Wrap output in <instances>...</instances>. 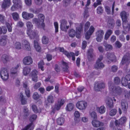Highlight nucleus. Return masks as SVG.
Segmentation results:
<instances>
[{
	"instance_id": "nucleus-1",
	"label": "nucleus",
	"mask_w": 130,
	"mask_h": 130,
	"mask_svg": "<svg viewBox=\"0 0 130 130\" xmlns=\"http://www.w3.org/2000/svg\"><path fill=\"white\" fill-rule=\"evenodd\" d=\"M76 27V31L73 29H70L69 32V36L71 37H74L75 34H76V37L78 38L80 37V34L83 29V27L81 24L77 23L75 24Z\"/></svg>"
},
{
	"instance_id": "nucleus-2",
	"label": "nucleus",
	"mask_w": 130,
	"mask_h": 130,
	"mask_svg": "<svg viewBox=\"0 0 130 130\" xmlns=\"http://www.w3.org/2000/svg\"><path fill=\"white\" fill-rule=\"evenodd\" d=\"M26 25L27 28V34L30 38L32 39L37 37L38 33L37 32L33 31L32 30L33 28V26L31 23L28 21L27 22Z\"/></svg>"
},
{
	"instance_id": "nucleus-3",
	"label": "nucleus",
	"mask_w": 130,
	"mask_h": 130,
	"mask_svg": "<svg viewBox=\"0 0 130 130\" xmlns=\"http://www.w3.org/2000/svg\"><path fill=\"white\" fill-rule=\"evenodd\" d=\"M38 17V20L36 18H34L33 19V22L38 28H43L45 26L44 23H43L44 19V15L42 14H40Z\"/></svg>"
},
{
	"instance_id": "nucleus-4",
	"label": "nucleus",
	"mask_w": 130,
	"mask_h": 130,
	"mask_svg": "<svg viewBox=\"0 0 130 130\" xmlns=\"http://www.w3.org/2000/svg\"><path fill=\"white\" fill-rule=\"evenodd\" d=\"M109 90L113 92V94L114 96H117L121 95L122 90L120 87H118L115 88L111 82L109 83Z\"/></svg>"
},
{
	"instance_id": "nucleus-5",
	"label": "nucleus",
	"mask_w": 130,
	"mask_h": 130,
	"mask_svg": "<svg viewBox=\"0 0 130 130\" xmlns=\"http://www.w3.org/2000/svg\"><path fill=\"white\" fill-rule=\"evenodd\" d=\"M12 2L13 5L11 8L12 11H13L22 8V2L21 0H13Z\"/></svg>"
},
{
	"instance_id": "nucleus-6",
	"label": "nucleus",
	"mask_w": 130,
	"mask_h": 130,
	"mask_svg": "<svg viewBox=\"0 0 130 130\" xmlns=\"http://www.w3.org/2000/svg\"><path fill=\"white\" fill-rule=\"evenodd\" d=\"M87 106V102L83 101L78 102L76 104V107L80 110H83L85 109Z\"/></svg>"
},
{
	"instance_id": "nucleus-7",
	"label": "nucleus",
	"mask_w": 130,
	"mask_h": 130,
	"mask_svg": "<svg viewBox=\"0 0 130 130\" xmlns=\"http://www.w3.org/2000/svg\"><path fill=\"white\" fill-rule=\"evenodd\" d=\"M1 77L4 80L6 81L8 78L9 74L7 70L5 68H2L0 71Z\"/></svg>"
},
{
	"instance_id": "nucleus-8",
	"label": "nucleus",
	"mask_w": 130,
	"mask_h": 130,
	"mask_svg": "<svg viewBox=\"0 0 130 130\" xmlns=\"http://www.w3.org/2000/svg\"><path fill=\"white\" fill-rule=\"evenodd\" d=\"M105 87V84L103 82H99L95 84L94 89L95 91H99L104 88Z\"/></svg>"
},
{
	"instance_id": "nucleus-9",
	"label": "nucleus",
	"mask_w": 130,
	"mask_h": 130,
	"mask_svg": "<svg viewBox=\"0 0 130 130\" xmlns=\"http://www.w3.org/2000/svg\"><path fill=\"white\" fill-rule=\"evenodd\" d=\"M60 52L63 53L66 55L68 58H70L71 57H72V60L74 61L75 59V54L74 53L71 52L69 53L68 52L66 51H64L63 48H60Z\"/></svg>"
},
{
	"instance_id": "nucleus-10",
	"label": "nucleus",
	"mask_w": 130,
	"mask_h": 130,
	"mask_svg": "<svg viewBox=\"0 0 130 130\" xmlns=\"http://www.w3.org/2000/svg\"><path fill=\"white\" fill-rule=\"evenodd\" d=\"M103 58V57L102 55H101L98 58L95 65V67L96 68L101 69L104 67V64L100 62Z\"/></svg>"
},
{
	"instance_id": "nucleus-11",
	"label": "nucleus",
	"mask_w": 130,
	"mask_h": 130,
	"mask_svg": "<svg viewBox=\"0 0 130 130\" xmlns=\"http://www.w3.org/2000/svg\"><path fill=\"white\" fill-rule=\"evenodd\" d=\"M104 34L103 31L102 30H99L97 31L96 35V40L98 42H101L103 38V36Z\"/></svg>"
},
{
	"instance_id": "nucleus-12",
	"label": "nucleus",
	"mask_w": 130,
	"mask_h": 130,
	"mask_svg": "<svg viewBox=\"0 0 130 130\" xmlns=\"http://www.w3.org/2000/svg\"><path fill=\"white\" fill-rule=\"evenodd\" d=\"M22 47L23 48L26 50L30 51L31 48L29 42L26 40H24L22 42Z\"/></svg>"
},
{
	"instance_id": "nucleus-13",
	"label": "nucleus",
	"mask_w": 130,
	"mask_h": 130,
	"mask_svg": "<svg viewBox=\"0 0 130 130\" xmlns=\"http://www.w3.org/2000/svg\"><path fill=\"white\" fill-rule=\"evenodd\" d=\"M67 22L63 20L61 22L60 28L63 31H66L69 28L68 25H67Z\"/></svg>"
},
{
	"instance_id": "nucleus-14",
	"label": "nucleus",
	"mask_w": 130,
	"mask_h": 130,
	"mask_svg": "<svg viewBox=\"0 0 130 130\" xmlns=\"http://www.w3.org/2000/svg\"><path fill=\"white\" fill-rule=\"evenodd\" d=\"M23 62L25 65H29L32 63V60L30 57L26 56L23 59Z\"/></svg>"
},
{
	"instance_id": "nucleus-15",
	"label": "nucleus",
	"mask_w": 130,
	"mask_h": 130,
	"mask_svg": "<svg viewBox=\"0 0 130 130\" xmlns=\"http://www.w3.org/2000/svg\"><path fill=\"white\" fill-rule=\"evenodd\" d=\"M22 15L23 18L26 20H29L34 17V15L32 14L25 11L22 12Z\"/></svg>"
},
{
	"instance_id": "nucleus-16",
	"label": "nucleus",
	"mask_w": 130,
	"mask_h": 130,
	"mask_svg": "<svg viewBox=\"0 0 130 130\" xmlns=\"http://www.w3.org/2000/svg\"><path fill=\"white\" fill-rule=\"evenodd\" d=\"M38 72L36 70H33L31 73V76L33 81L36 82L38 80Z\"/></svg>"
},
{
	"instance_id": "nucleus-17",
	"label": "nucleus",
	"mask_w": 130,
	"mask_h": 130,
	"mask_svg": "<svg viewBox=\"0 0 130 130\" xmlns=\"http://www.w3.org/2000/svg\"><path fill=\"white\" fill-rule=\"evenodd\" d=\"M95 28L92 26H91L89 30L86 34L85 38L86 39H89L90 36L92 34Z\"/></svg>"
},
{
	"instance_id": "nucleus-18",
	"label": "nucleus",
	"mask_w": 130,
	"mask_h": 130,
	"mask_svg": "<svg viewBox=\"0 0 130 130\" xmlns=\"http://www.w3.org/2000/svg\"><path fill=\"white\" fill-rule=\"evenodd\" d=\"M92 125L94 127H98L100 126H103L104 125V123L99 121L93 120L92 121Z\"/></svg>"
},
{
	"instance_id": "nucleus-19",
	"label": "nucleus",
	"mask_w": 130,
	"mask_h": 130,
	"mask_svg": "<svg viewBox=\"0 0 130 130\" xmlns=\"http://www.w3.org/2000/svg\"><path fill=\"white\" fill-rule=\"evenodd\" d=\"M37 38V40L34 41V47L37 51L40 52L41 51V49L39 42V40L37 38V36L34 38Z\"/></svg>"
},
{
	"instance_id": "nucleus-20",
	"label": "nucleus",
	"mask_w": 130,
	"mask_h": 130,
	"mask_svg": "<svg viewBox=\"0 0 130 130\" xmlns=\"http://www.w3.org/2000/svg\"><path fill=\"white\" fill-rule=\"evenodd\" d=\"M130 62V58L129 55H128V56H124L122 60L121 63L122 64H125L127 65Z\"/></svg>"
},
{
	"instance_id": "nucleus-21",
	"label": "nucleus",
	"mask_w": 130,
	"mask_h": 130,
	"mask_svg": "<svg viewBox=\"0 0 130 130\" xmlns=\"http://www.w3.org/2000/svg\"><path fill=\"white\" fill-rule=\"evenodd\" d=\"M10 0H4L3 2L1 5L2 8L5 9L9 7L11 5Z\"/></svg>"
},
{
	"instance_id": "nucleus-22",
	"label": "nucleus",
	"mask_w": 130,
	"mask_h": 130,
	"mask_svg": "<svg viewBox=\"0 0 130 130\" xmlns=\"http://www.w3.org/2000/svg\"><path fill=\"white\" fill-rule=\"evenodd\" d=\"M127 120V118L125 117H121L119 120H116L115 123L116 125H118L119 124H122L126 122Z\"/></svg>"
},
{
	"instance_id": "nucleus-23",
	"label": "nucleus",
	"mask_w": 130,
	"mask_h": 130,
	"mask_svg": "<svg viewBox=\"0 0 130 130\" xmlns=\"http://www.w3.org/2000/svg\"><path fill=\"white\" fill-rule=\"evenodd\" d=\"M105 102L107 105L109 107H111L113 106V102L112 99L110 97H108L106 98Z\"/></svg>"
},
{
	"instance_id": "nucleus-24",
	"label": "nucleus",
	"mask_w": 130,
	"mask_h": 130,
	"mask_svg": "<svg viewBox=\"0 0 130 130\" xmlns=\"http://www.w3.org/2000/svg\"><path fill=\"white\" fill-rule=\"evenodd\" d=\"M64 102L65 101L63 99L59 100L55 106V109L57 110H59L60 109L61 106L64 104Z\"/></svg>"
},
{
	"instance_id": "nucleus-25",
	"label": "nucleus",
	"mask_w": 130,
	"mask_h": 130,
	"mask_svg": "<svg viewBox=\"0 0 130 130\" xmlns=\"http://www.w3.org/2000/svg\"><path fill=\"white\" fill-rule=\"evenodd\" d=\"M96 110L98 112L101 114H102L105 112L106 109L104 106H102L100 107H97Z\"/></svg>"
},
{
	"instance_id": "nucleus-26",
	"label": "nucleus",
	"mask_w": 130,
	"mask_h": 130,
	"mask_svg": "<svg viewBox=\"0 0 130 130\" xmlns=\"http://www.w3.org/2000/svg\"><path fill=\"white\" fill-rule=\"evenodd\" d=\"M120 15L122 21L124 22V24L125 23V22L126 20H127L128 15L126 14L125 11H123L121 12Z\"/></svg>"
},
{
	"instance_id": "nucleus-27",
	"label": "nucleus",
	"mask_w": 130,
	"mask_h": 130,
	"mask_svg": "<svg viewBox=\"0 0 130 130\" xmlns=\"http://www.w3.org/2000/svg\"><path fill=\"white\" fill-rule=\"evenodd\" d=\"M108 59L111 61L115 60L116 59V56L113 53H108L107 55Z\"/></svg>"
},
{
	"instance_id": "nucleus-28",
	"label": "nucleus",
	"mask_w": 130,
	"mask_h": 130,
	"mask_svg": "<svg viewBox=\"0 0 130 130\" xmlns=\"http://www.w3.org/2000/svg\"><path fill=\"white\" fill-rule=\"evenodd\" d=\"M20 66V64H18L17 65L16 67L15 68H13L11 69V75L12 76L13 75L16 74L17 69Z\"/></svg>"
},
{
	"instance_id": "nucleus-29",
	"label": "nucleus",
	"mask_w": 130,
	"mask_h": 130,
	"mask_svg": "<svg viewBox=\"0 0 130 130\" xmlns=\"http://www.w3.org/2000/svg\"><path fill=\"white\" fill-rule=\"evenodd\" d=\"M128 106L127 103L126 102H122L121 103V108L123 111H126L127 109Z\"/></svg>"
},
{
	"instance_id": "nucleus-30",
	"label": "nucleus",
	"mask_w": 130,
	"mask_h": 130,
	"mask_svg": "<svg viewBox=\"0 0 130 130\" xmlns=\"http://www.w3.org/2000/svg\"><path fill=\"white\" fill-rule=\"evenodd\" d=\"M8 39L6 37H3L0 40V44L2 46L6 45L7 43Z\"/></svg>"
},
{
	"instance_id": "nucleus-31",
	"label": "nucleus",
	"mask_w": 130,
	"mask_h": 130,
	"mask_svg": "<svg viewBox=\"0 0 130 130\" xmlns=\"http://www.w3.org/2000/svg\"><path fill=\"white\" fill-rule=\"evenodd\" d=\"M31 71V69L28 67H25L24 68L23 73L24 75H26L29 73Z\"/></svg>"
},
{
	"instance_id": "nucleus-32",
	"label": "nucleus",
	"mask_w": 130,
	"mask_h": 130,
	"mask_svg": "<svg viewBox=\"0 0 130 130\" xmlns=\"http://www.w3.org/2000/svg\"><path fill=\"white\" fill-rule=\"evenodd\" d=\"M74 106V105L72 103H69L67 105L66 107V109L68 111H71L73 109Z\"/></svg>"
},
{
	"instance_id": "nucleus-33",
	"label": "nucleus",
	"mask_w": 130,
	"mask_h": 130,
	"mask_svg": "<svg viewBox=\"0 0 130 130\" xmlns=\"http://www.w3.org/2000/svg\"><path fill=\"white\" fill-rule=\"evenodd\" d=\"M64 119L63 118H58L57 120V124L59 125H62L64 122Z\"/></svg>"
},
{
	"instance_id": "nucleus-34",
	"label": "nucleus",
	"mask_w": 130,
	"mask_h": 130,
	"mask_svg": "<svg viewBox=\"0 0 130 130\" xmlns=\"http://www.w3.org/2000/svg\"><path fill=\"white\" fill-rule=\"evenodd\" d=\"M34 125L33 123L32 122L27 125L25 128L24 129L22 130H27V129L32 130L34 129Z\"/></svg>"
},
{
	"instance_id": "nucleus-35",
	"label": "nucleus",
	"mask_w": 130,
	"mask_h": 130,
	"mask_svg": "<svg viewBox=\"0 0 130 130\" xmlns=\"http://www.w3.org/2000/svg\"><path fill=\"white\" fill-rule=\"evenodd\" d=\"M20 97L21 104L23 105L26 104L27 102V101L25 98H24V96L22 93L20 94Z\"/></svg>"
},
{
	"instance_id": "nucleus-36",
	"label": "nucleus",
	"mask_w": 130,
	"mask_h": 130,
	"mask_svg": "<svg viewBox=\"0 0 130 130\" xmlns=\"http://www.w3.org/2000/svg\"><path fill=\"white\" fill-rule=\"evenodd\" d=\"M12 18L15 21L18 20L19 18V16L18 13L17 12H14L12 14Z\"/></svg>"
},
{
	"instance_id": "nucleus-37",
	"label": "nucleus",
	"mask_w": 130,
	"mask_h": 130,
	"mask_svg": "<svg viewBox=\"0 0 130 130\" xmlns=\"http://www.w3.org/2000/svg\"><path fill=\"white\" fill-rule=\"evenodd\" d=\"M112 33V31L110 29L108 30L106 32L105 35L104 39L107 40Z\"/></svg>"
},
{
	"instance_id": "nucleus-38",
	"label": "nucleus",
	"mask_w": 130,
	"mask_h": 130,
	"mask_svg": "<svg viewBox=\"0 0 130 130\" xmlns=\"http://www.w3.org/2000/svg\"><path fill=\"white\" fill-rule=\"evenodd\" d=\"M117 112V110L115 109H111L109 111V114L111 116H113L116 115Z\"/></svg>"
},
{
	"instance_id": "nucleus-39",
	"label": "nucleus",
	"mask_w": 130,
	"mask_h": 130,
	"mask_svg": "<svg viewBox=\"0 0 130 130\" xmlns=\"http://www.w3.org/2000/svg\"><path fill=\"white\" fill-rule=\"evenodd\" d=\"M93 50L92 49H90L88 51L87 55H88V58L89 59H90V58L93 57Z\"/></svg>"
},
{
	"instance_id": "nucleus-40",
	"label": "nucleus",
	"mask_w": 130,
	"mask_h": 130,
	"mask_svg": "<svg viewBox=\"0 0 130 130\" xmlns=\"http://www.w3.org/2000/svg\"><path fill=\"white\" fill-rule=\"evenodd\" d=\"M128 81L124 77L122 78L121 82L122 85L124 86H126L128 85L127 81Z\"/></svg>"
},
{
	"instance_id": "nucleus-41",
	"label": "nucleus",
	"mask_w": 130,
	"mask_h": 130,
	"mask_svg": "<svg viewBox=\"0 0 130 130\" xmlns=\"http://www.w3.org/2000/svg\"><path fill=\"white\" fill-rule=\"evenodd\" d=\"M62 67L64 70V71H66L69 68L68 64L67 63L63 61H62Z\"/></svg>"
},
{
	"instance_id": "nucleus-42",
	"label": "nucleus",
	"mask_w": 130,
	"mask_h": 130,
	"mask_svg": "<svg viewBox=\"0 0 130 130\" xmlns=\"http://www.w3.org/2000/svg\"><path fill=\"white\" fill-rule=\"evenodd\" d=\"M103 45L105 46L106 50L108 51L111 50L112 48V46L111 45L107 44L105 43H104Z\"/></svg>"
},
{
	"instance_id": "nucleus-43",
	"label": "nucleus",
	"mask_w": 130,
	"mask_h": 130,
	"mask_svg": "<svg viewBox=\"0 0 130 130\" xmlns=\"http://www.w3.org/2000/svg\"><path fill=\"white\" fill-rule=\"evenodd\" d=\"M96 10L97 13L98 14H101L103 12V9L102 7L100 6L97 8Z\"/></svg>"
},
{
	"instance_id": "nucleus-44",
	"label": "nucleus",
	"mask_w": 130,
	"mask_h": 130,
	"mask_svg": "<svg viewBox=\"0 0 130 130\" xmlns=\"http://www.w3.org/2000/svg\"><path fill=\"white\" fill-rule=\"evenodd\" d=\"M14 47L16 49L18 50L21 49L22 46L21 43L18 42H16L14 44Z\"/></svg>"
},
{
	"instance_id": "nucleus-45",
	"label": "nucleus",
	"mask_w": 130,
	"mask_h": 130,
	"mask_svg": "<svg viewBox=\"0 0 130 130\" xmlns=\"http://www.w3.org/2000/svg\"><path fill=\"white\" fill-rule=\"evenodd\" d=\"M48 39L46 36H44L42 39V42L44 44H46L48 43Z\"/></svg>"
},
{
	"instance_id": "nucleus-46",
	"label": "nucleus",
	"mask_w": 130,
	"mask_h": 130,
	"mask_svg": "<svg viewBox=\"0 0 130 130\" xmlns=\"http://www.w3.org/2000/svg\"><path fill=\"white\" fill-rule=\"evenodd\" d=\"M44 62L42 61H41L38 64V67L39 69H40L41 70L43 71L44 70L43 66Z\"/></svg>"
},
{
	"instance_id": "nucleus-47",
	"label": "nucleus",
	"mask_w": 130,
	"mask_h": 130,
	"mask_svg": "<svg viewBox=\"0 0 130 130\" xmlns=\"http://www.w3.org/2000/svg\"><path fill=\"white\" fill-rule=\"evenodd\" d=\"M2 59L4 63H5L8 60V56L6 55H4L2 56Z\"/></svg>"
},
{
	"instance_id": "nucleus-48",
	"label": "nucleus",
	"mask_w": 130,
	"mask_h": 130,
	"mask_svg": "<svg viewBox=\"0 0 130 130\" xmlns=\"http://www.w3.org/2000/svg\"><path fill=\"white\" fill-rule=\"evenodd\" d=\"M7 31V30L6 28L4 27H2V28L0 27V34L2 33L5 34L6 33Z\"/></svg>"
},
{
	"instance_id": "nucleus-49",
	"label": "nucleus",
	"mask_w": 130,
	"mask_h": 130,
	"mask_svg": "<svg viewBox=\"0 0 130 130\" xmlns=\"http://www.w3.org/2000/svg\"><path fill=\"white\" fill-rule=\"evenodd\" d=\"M90 115L92 118L94 119L97 118V116L96 113L94 111H92L90 113Z\"/></svg>"
},
{
	"instance_id": "nucleus-50",
	"label": "nucleus",
	"mask_w": 130,
	"mask_h": 130,
	"mask_svg": "<svg viewBox=\"0 0 130 130\" xmlns=\"http://www.w3.org/2000/svg\"><path fill=\"white\" fill-rule=\"evenodd\" d=\"M31 108L32 110L35 113H37L38 112L37 107L36 105H32V106Z\"/></svg>"
},
{
	"instance_id": "nucleus-51",
	"label": "nucleus",
	"mask_w": 130,
	"mask_h": 130,
	"mask_svg": "<svg viewBox=\"0 0 130 130\" xmlns=\"http://www.w3.org/2000/svg\"><path fill=\"white\" fill-rule=\"evenodd\" d=\"M26 95L28 97H29L30 96V91L28 88H26L25 90Z\"/></svg>"
},
{
	"instance_id": "nucleus-52",
	"label": "nucleus",
	"mask_w": 130,
	"mask_h": 130,
	"mask_svg": "<svg viewBox=\"0 0 130 130\" xmlns=\"http://www.w3.org/2000/svg\"><path fill=\"white\" fill-rule=\"evenodd\" d=\"M24 115L26 116H28L29 115V111L28 108L25 107L24 109Z\"/></svg>"
},
{
	"instance_id": "nucleus-53",
	"label": "nucleus",
	"mask_w": 130,
	"mask_h": 130,
	"mask_svg": "<svg viewBox=\"0 0 130 130\" xmlns=\"http://www.w3.org/2000/svg\"><path fill=\"white\" fill-rule=\"evenodd\" d=\"M37 117V115H31L30 118V120L31 121H33L36 120Z\"/></svg>"
},
{
	"instance_id": "nucleus-54",
	"label": "nucleus",
	"mask_w": 130,
	"mask_h": 130,
	"mask_svg": "<svg viewBox=\"0 0 130 130\" xmlns=\"http://www.w3.org/2000/svg\"><path fill=\"white\" fill-rule=\"evenodd\" d=\"M109 26L110 28H111L113 27L115 23V21L113 20L112 19L109 21Z\"/></svg>"
},
{
	"instance_id": "nucleus-55",
	"label": "nucleus",
	"mask_w": 130,
	"mask_h": 130,
	"mask_svg": "<svg viewBox=\"0 0 130 130\" xmlns=\"http://www.w3.org/2000/svg\"><path fill=\"white\" fill-rule=\"evenodd\" d=\"M75 117L76 118H79L80 116V114L79 112L78 111H75L74 113Z\"/></svg>"
},
{
	"instance_id": "nucleus-56",
	"label": "nucleus",
	"mask_w": 130,
	"mask_h": 130,
	"mask_svg": "<svg viewBox=\"0 0 130 130\" xmlns=\"http://www.w3.org/2000/svg\"><path fill=\"white\" fill-rule=\"evenodd\" d=\"M39 97V96L37 92H35L33 95V98L35 100L38 99Z\"/></svg>"
},
{
	"instance_id": "nucleus-57",
	"label": "nucleus",
	"mask_w": 130,
	"mask_h": 130,
	"mask_svg": "<svg viewBox=\"0 0 130 130\" xmlns=\"http://www.w3.org/2000/svg\"><path fill=\"white\" fill-rule=\"evenodd\" d=\"M54 95L49 96V103H52L54 102Z\"/></svg>"
},
{
	"instance_id": "nucleus-58",
	"label": "nucleus",
	"mask_w": 130,
	"mask_h": 130,
	"mask_svg": "<svg viewBox=\"0 0 130 130\" xmlns=\"http://www.w3.org/2000/svg\"><path fill=\"white\" fill-rule=\"evenodd\" d=\"M125 22V23L124 24V22L123 21V25L124 29H126V28H127L128 25V22L127 21V20H126Z\"/></svg>"
},
{
	"instance_id": "nucleus-59",
	"label": "nucleus",
	"mask_w": 130,
	"mask_h": 130,
	"mask_svg": "<svg viewBox=\"0 0 130 130\" xmlns=\"http://www.w3.org/2000/svg\"><path fill=\"white\" fill-rule=\"evenodd\" d=\"M35 3L37 5H40L42 3V0H34Z\"/></svg>"
},
{
	"instance_id": "nucleus-60",
	"label": "nucleus",
	"mask_w": 130,
	"mask_h": 130,
	"mask_svg": "<svg viewBox=\"0 0 130 130\" xmlns=\"http://www.w3.org/2000/svg\"><path fill=\"white\" fill-rule=\"evenodd\" d=\"M25 4L28 6H30L31 4V0H25Z\"/></svg>"
},
{
	"instance_id": "nucleus-61",
	"label": "nucleus",
	"mask_w": 130,
	"mask_h": 130,
	"mask_svg": "<svg viewBox=\"0 0 130 130\" xmlns=\"http://www.w3.org/2000/svg\"><path fill=\"white\" fill-rule=\"evenodd\" d=\"M54 25L55 28V32H58V24L57 22L54 23Z\"/></svg>"
},
{
	"instance_id": "nucleus-62",
	"label": "nucleus",
	"mask_w": 130,
	"mask_h": 130,
	"mask_svg": "<svg viewBox=\"0 0 130 130\" xmlns=\"http://www.w3.org/2000/svg\"><path fill=\"white\" fill-rule=\"evenodd\" d=\"M116 46V47L119 48L122 46L121 43L119 41H117L115 43Z\"/></svg>"
},
{
	"instance_id": "nucleus-63",
	"label": "nucleus",
	"mask_w": 130,
	"mask_h": 130,
	"mask_svg": "<svg viewBox=\"0 0 130 130\" xmlns=\"http://www.w3.org/2000/svg\"><path fill=\"white\" fill-rule=\"evenodd\" d=\"M115 83L117 84H118L120 82V80L118 77H115L114 79Z\"/></svg>"
},
{
	"instance_id": "nucleus-64",
	"label": "nucleus",
	"mask_w": 130,
	"mask_h": 130,
	"mask_svg": "<svg viewBox=\"0 0 130 130\" xmlns=\"http://www.w3.org/2000/svg\"><path fill=\"white\" fill-rule=\"evenodd\" d=\"M87 45V42L84 41L83 42L82 44V48L83 49H84L86 47Z\"/></svg>"
}]
</instances>
